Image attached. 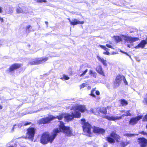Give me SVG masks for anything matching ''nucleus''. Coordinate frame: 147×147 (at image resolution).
<instances>
[{"label":"nucleus","mask_w":147,"mask_h":147,"mask_svg":"<svg viewBox=\"0 0 147 147\" xmlns=\"http://www.w3.org/2000/svg\"><path fill=\"white\" fill-rule=\"evenodd\" d=\"M59 123V128L54 129L51 135H49L47 133L42 134L40 139V142L42 144H45L48 142L51 143L57 133L60 132H63L67 136H70L73 135L72 130L71 128L65 126L63 122L62 121H60Z\"/></svg>","instance_id":"nucleus-1"},{"label":"nucleus","mask_w":147,"mask_h":147,"mask_svg":"<svg viewBox=\"0 0 147 147\" xmlns=\"http://www.w3.org/2000/svg\"><path fill=\"white\" fill-rule=\"evenodd\" d=\"M116 41L119 42L121 41L122 39L125 41V44L129 48H133V44L132 43L138 41L139 38L137 37H132L129 36L128 35H121L119 36H116L115 37Z\"/></svg>","instance_id":"nucleus-2"},{"label":"nucleus","mask_w":147,"mask_h":147,"mask_svg":"<svg viewBox=\"0 0 147 147\" xmlns=\"http://www.w3.org/2000/svg\"><path fill=\"white\" fill-rule=\"evenodd\" d=\"M120 137L119 136L113 131L111 134L110 136H109L106 138V140L108 142L111 143H113L115 142V140L117 142H119L120 140Z\"/></svg>","instance_id":"nucleus-3"},{"label":"nucleus","mask_w":147,"mask_h":147,"mask_svg":"<svg viewBox=\"0 0 147 147\" xmlns=\"http://www.w3.org/2000/svg\"><path fill=\"white\" fill-rule=\"evenodd\" d=\"M81 114L79 112L75 111L72 112L71 115L69 114H65L64 117L67 121L71 120L74 117L79 118L80 117Z\"/></svg>","instance_id":"nucleus-4"},{"label":"nucleus","mask_w":147,"mask_h":147,"mask_svg":"<svg viewBox=\"0 0 147 147\" xmlns=\"http://www.w3.org/2000/svg\"><path fill=\"white\" fill-rule=\"evenodd\" d=\"M82 127L85 134L88 136H91V130L92 128L91 125L88 123H84Z\"/></svg>","instance_id":"nucleus-5"},{"label":"nucleus","mask_w":147,"mask_h":147,"mask_svg":"<svg viewBox=\"0 0 147 147\" xmlns=\"http://www.w3.org/2000/svg\"><path fill=\"white\" fill-rule=\"evenodd\" d=\"M124 76L122 75H117L116 77L114 82V88H117L119 86L123 81V79H124Z\"/></svg>","instance_id":"nucleus-6"},{"label":"nucleus","mask_w":147,"mask_h":147,"mask_svg":"<svg viewBox=\"0 0 147 147\" xmlns=\"http://www.w3.org/2000/svg\"><path fill=\"white\" fill-rule=\"evenodd\" d=\"M48 59V58H37L35 60H32L29 63L30 65H38L43 63L47 61Z\"/></svg>","instance_id":"nucleus-7"},{"label":"nucleus","mask_w":147,"mask_h":147,"mask_svg":"<svg viewBox=\"0 0 147 147\" xmlns=\"http://www.w3.org/2000/svg\"><path fill=\"white\" fill-rule=\"evenodd\" d=\"M26 137L33 140L35 133V129L33 127H30L27 129Z\"/></svg>","instance_id":"nucleus-8"},{"label":"nucleus","mask_w":147,"mask_h":147,"mask_svg":"<svg viewBox=\"0 0 147 147\" xmlns=\"http://www.w3.org/2000/svg\"><path fill=\"white\" fill-rule=\"evenodd\" d=\"M55 118V116H51L49 117H47L40 119L39 121V123L45 124L50 122V121L53 120Z\"/></svg>","instance_id":"nucleus-9"},{"label":"nucleus","mask_w":147,"mask_h":147,"mask_svg":"<svg viewBox=\"0 0 147 147\" xmlns=\"http://www.w3.org/2000/svg\"><path fill=\"white\" fill-rule=\"evenodd\" d=\"M74 111L78 112V111L81 112L83 113L86 111V106L84 105H77L75 106L74 108Z\"/></svg>","instance_id":"nucleus-10"},{"label":"nucleus","mask_w":147,"mask_h":147,"mask_svg":"<svg viewBox=\"0 0 147 147\" xmlns=\"http://www.w3.org/2000/svg\"><path fill=\"white\" fill-rule=\"evenodd\" d=\"M142 116H139L131 118L129 121V124L131 125H133L137 123L138 121L142 118Z\"/></svg>","instance_id":"nucleus-11"},{"label":"nucleus","mask_w":147,"mask_h":147,"mask_svg":"<svg viewBox=\"0 0 147 147\" xmlns=\"http://www.w3.org/2000/svg\"><path fill=\"white\" fill-rule=\"evenodd\" d=\"M138 141L141 147H145L147 144V140L144 138H138Z\"/></svg>","instance_id":"nucleus-12"},{"label":"nucleus","mask_w":147,"mask_h":147,"mask_svg":"<svg viewBox=\"0 0 147 147\" xmlns=\"http://www.w3.org/2000/svg\"><path fill=\"white\" fill-rule=\"evenodd\" d=\"M71 24L75 25L78 24H83L84 23V21H80L77 19H74L71 21L69 18H68Z\"/></svg>","instance_id":"nucleus-13"},{"label":"nucleus","mask_w":147,"mask_h":147,"mask_svg":"<svg viewBox=\"0 0 147 147\" xmlns=\"http://www.w3.org/2000/svg\"><path fill=\"white\" fill-rule=\"evenodd\" d=\"M147 44V41L146 40H142L137 46L135 47V48L136 49H138L139 48H143L144 47L145 45Z\"/></svg>","instance_id":"nucleus-14"},{"label":"nucleus","mask_w":147,"mask_h":147,"mask_svg":"<svg viewBox=\"0 0 147 147\" xmlns=\"http://www.w3.org/2000/svg\"><path fill=\"white\" fill-rule=\"evenodd\" d=\"M93 131L96 133H101L103 134L105 132V130L103 129L98 127H94L93 128Z\"/></svg>","instance_id":"nucleus-15"},{"label":"nucleus","mask_w":147,"mask_h":147,"mask_svg":"<svg viewBox=\"0 0 147 147\" xmlns=\"http://www.w3.org/2000/svg\"><path fill=\"white\" fill-rule=\"evenodd\" d=\"M105 118L111 121H115L118 119H120L121 118V117L118 116H106L105 117Z\"/></svg>","instance_id":"nucleus-16"},{"label":"nucleus","mask_w":147,"mask_h":147,"mask_svg":"<svg viewBox=\"0 0 147 147\" xmlns=\"http://www.w3.org/2000/svg\"><path fill=\"white\" fill-rule=\"evenodd\" d=\"M21 66L20 64L18 63H15L11 65L10 67V71H11L15 69L19 68Z\"/></svg>","instance_id":"nucleus-17"},{"label":"nucleus","mask_w":147,"mask_h":147,"mask_svg":"<svg viewBox=\"0 0 147 147\" xmlns=\"http://www.w3.org/2000/svg\"><path fill=\"white\" fill-rule=\"evenodd\" d=\"M97 57L98 61L101 62L103 65L106 66H107V64L106 60L98 55L97 56Z\"/></svg>","instance_id":"nucleus-18"},{"label":"nucleus","mask_w":147,"mask_h":147,"mask_svg":"<svg viewBox=\"0 0 147 147\" xmlns=\"http://www.w3.org/2000/svg\"><path fill=\"white\" fill-rule=\"evenodd\" d=\"M99 47L106 51L105 52H104L103 53L104 54L107 55H109L110 53L108 51H109V49L107 48L105 46L101 45H100Z\"/></svg>","instance_id":"nucleus-19"},{"label":"nucleus","mask_w":147,"mask_h":147,"mask_svg":"<svg viewBox=\"0 0 147 147\" xmlns=\"http://www.w3.org/2000/svg\"><path fill=\"white\" fill-rule=\"evenodd\" d=\"M130 111H126L125 110L122 111L121 112H124V114H123L121 117L124 116H130L131 114L130 113Z\"/></svg>","instance_id":"nucleus-20"},{"label":"nucleus","mask_w":147,"mask_h":147,"mask_svg":"<svg viewBox=\"0 0 147 147\" xmlns=\"http://www.w3.org/2000/svg\"><path fill=\"white\" fill-rule=\"evenodd\" d=\"M97 71L100 74L103 75V72L102 70V68L101 66H97L96 69Z\"/></svg>","instance_id":"nucleus-21"},{"label":"nucleus","mask_w":147,"mask_h":147,"mask_svg":"<svg viewBox=\"0 0 147 147\" xmlns=\"http://www.w3.org/2000/svg\"><path fill=\"white\" fill-rule=\"evenodd\" d=\"M99 111L101 113L104 114H106L107 113L106 109L105 108H100L99 109Z\"/></svg>","instance_id":"nucleus-22"},{"label":"nucleus","mask_w":147,"mask_h":147,"mask_svg":"<svg viewBox=\"0 0 147 147\" xmlns=\"http://www.w3.org/2000/svg\"><path fill=\"white\" fill-rule=\"evenodd\" d=\"M65 115V114L63 113L61 114L59 116L55 117V118L54 119L57 118L59 120H61L63 119V117H64Z\"/></svg>","instance_id":"nucleus-23"},{"label":"nucleus","mask_w":147,"mask_h":147,"mask_svg":"<svg viewBox=\"0 0 147 147\" xmlns=\"http://www.w3.org/2000/svg\"><path fill=\"white\" fill-rule=\"evenodd\" d=\"M121 103L122 106H126L127 105V101L124 99H122L121 100Z\"/></svg>","instance_id":"nucleus-24"},{"label":"nucleus","mask_w":147,"mask_h":147,"mask_svg":"<svg viewBox=\"0 0 147 147\" xmlns=\"http://www.w3.org/2000/svg\"><path fill=\"white\" fill-rule=\"evenodd\" d=\"M69 79V77L65 74L63 75V77L61 78V80L65 79L66 80H68Z\"/></svg>","instance_id":"nucleus-25"},{"label":"nucleus","mask_w":147,"mask_h":147,"mask_svg":"<svg viewBox=\"0 0 147 147\" xmlns=\"http://www.w3.org/2000/svg\"><path fill=\"white\" fill-rule=\"evenodd\" d=\"M129 143V142H122L121 144V145L122 147H125Z\"/></svg>","instance_id":"nucleus-26"},{"label":"nucleus","mask_w":147,"mask_h":147,"mask_svg":"<svg viewBox=\"0 0 147 147\" xmlns=\"http://www.w3.org/2000/svg\"><path fill=\"white\" fill-rule=\"evenodd\" d=\"M6 12V14H11L13 12V10H3Z\"/></svg>","instance_id":"nucleus-27"},{"label":"nucleus","mask_w":147,"mask_h":147,"mask_svg":"<svg viewBox=\"0 0 147 147\" xmlns=\"http://www.w3.org/2000/svg\"><path fill=\"white\" fill-rule=\"evenodd\" d=\"M35 1L38 3H42V2H46V0H34Z\"/></svg>","instance_id":"nucleus-28"},{"label":"nucleus","mask_w":147,"mask_h":147,"mask_svg":"<svg viewBox=\"0 0 147 147\" xmlns=\"http://www.w3.org/2000/svg\"><path fill=\"white\" fill-rule=\"evenodd\" d=\"M88 71V69H86L84 71L83 73L79 75L80 77H82L85 74L87 73Z\"/></svg>","instance_id":"nucleus-29"},{"label":"nucleus","mask_w":147,"mask_h":147,"mask_svg":"<svg viewBox=\"0 0 147 147\" xmlns=\"http://www.w3.org/2000/svg\"><path fill=\"white\" fill-rule=\"evenodd\" d=\"M138 134H125V135L128 136H132L134 135H138Z\"/></svg>","instance_id":"nucleus-30"},{"label":"nucleus","mask_w":147,"mask_h":147,"mask_svg":"<svg viewBox=\"0 0 147 147\" xmlns=\"http://www.w3.org/2000/svg\"><path fill=\"white\" fill-rule=\"evenodd\" d=\"M96 108H92L90 110V111L95 114L96 113Z\"/></svg>","instance_id":"nucleus-31"},{"label":"nucleus","mask_w":147,"mask_h":147,"mask_svg":"<svg viewBox=\"0 0 147 147\" xmlns=\"http://www.w3.org/2000/svg\"><path fill=\"white\" fill-rule=\"evenodd\" d=\"M86 84L85 83H83L80 86V89H81L82 88H84L86 86Z\"/></svg>","instance_id":"nucleus-32"},{"label":"nucleus","mask_w":147,"mask_h":147,"mask_svg":"<svg viewBox=\"0 0 147 147\" xmlns=\"http://www.w3.org/2000/svg\"><path fill=\"white\" fill-rule=\"evenodd\" d=\"M123 82L124 83L125 85H127L128 84V83L127 81L126 80L125 78V77L124 79H123Z\"/></svg>","instance_id":"nucleus-33"},{"label":"nucleus","mask_w":147,"mask_h":147,"mask_svg":"<svg viewBox=\"0 0 147 147\" xmlns=\"http://www.w3.org/2000/svg\"><path fill=\"white\" fill-rule=\"evenodd\" d=\"M95 90H92L91 91V92L90 94V95L92 96L93 97H94L95 96V95L93 93V92Z\"/></svg>","instance_id":"nucleus-34"},{"label":"nucleus","mask_w":147,"mask_h":147,"mask_svg":"<svg viewBox=\"0 0 147 147\" xmlns=\"http://www.w3.org/2000/svg\"><path fill=\"white\" fill-rule=\"evenodd\" d=\"M17 126V125L16 124H15L14 125L12 129L11 130V132H13L14 131V129L16 127V126Z\"/></svg>","instance_id":"nucleus-35"},{"label":"nucleus","mask_w":147,"mask_h":147,"mask_svg":"<svg viewBox=\"0 0 147 147\" xmlns=\"http://www.w3.org/2000/svg\"><path fill=\"white\" fill-rule=\"evenodd\" d=\"M23 124L22 123H19L18 125H17L16 127H18L19 128H20L23 125Z\"/></svg>","instance_id":"nucleus-36"},{"label":"nucleus","mask_w":147,"mask_h":147,"mask_svg":"<svg viewBox=\"0 0 147 147\" xmlns=\"http://www.w3.org/2000/svg\"><path fill=\"white\" fill-rule=\"evenodd\" d=\"M140 133L144 135H146L147 136V133L145 132L144 131H142L140 132Z\"/></svg>","instance_id":"nucleus-37"},{"label":"nucleus","mask_w":147,"mask_h":147,"mask_svg":"<svg viewBox=\"0 0 147 147\" xmlns=\"http://www.w3.org/2000/svg\"><path fill=\"white\" fill-rule=\"evenodd\" d=\"M16 11L18 13H22L23 12L22 10H16Z\"/></svg>","instance_id":"nucleus-38"},{"label":"nucleus","mask_w":147,"mask_h":147,"mask_svg":"<svg viewBox=\"0 0 147 147\" xmlns=\"http://www.w3.org/2000/svg\"><path fill=\"white\" fill-rule=\"evenodd\" d=\"M143 121H147V115H145V116L144 117L143 119Z\"/></svg>","instance_id":"nucleus-39"},{"label":"nucleus","mask_w":147,"mask_h":147,"mask_svg":"<svg viewBox=\"0 0 147 147\" xmlns=\"http://www.w3.org/2000/svg\"><path fill=\"white\" fill-rule=\"evenodd\" d=\"M2 10H0V13H2ZM0 21L1 22H2L3 21V18L0 17Z\"/></svg>","instance_id":"nucleus-40"},{"label":"nucleus","mask_w":147,"mask_h":147,"mask_svg":"<svg viewBox=\"0 0 147 147\" xmlns=\"http://www.w3.org/2000/svg\"><path fill=\"white\" fill-rule=\"evenodd\" d=\"M31 124V123L30 122H27L26 123H25L24 124V125H25V126H26L27 125H29V124Z\"/></svg>","instance_id":"nucleus-41"},{"label":"nucleus","mask_w":147,"mask_h":147,"mask_svg":"<svg viewBox=\"0 0 147 147\" xmlns=\"http://www.w3.org/2000/svg\"><path fill=\"white\" fill-rule=\"evenodd\" d=\"M106 46L108 47L112 48V47L111 45L109 44H106Z\"/></svg>","instance_id":"nucleus-42"},{"label":"nucleus","mask_w":147,"mask_h":147,"mask_svg":"<svg viewBox=\"0 0 147 147\" xmlns=\"http://www.w3.org/2000/svg\"><path fill=\"white\" fill-rule=\"evenodd\" d=\"M92 3H97V1L95 0H92Z\"/></svg>","instance_id":"nucleus-43"},{"label":"nucleus","mask_w":147,"mask_h":147,"mask_svg":"<svg viewBox=\"0 0 147 147\" xmlns=\"http://www.w3.org/2000/svg\"><path fill=\"white\" fill-rule=\"evenodd\" d=\"M92 76L94 78H96V73L95 72H94L92 74Z\"/></svg>","instance_id":"nucleus-44"},{"label":"nucleus","mask_w":147,"mask_h":147,"mask_svg":"<svg viewBox=\"0 0 147 147\" xmlns=\"http://www.w3.org/2000/svg\"><path fill=\"white\" fill-rule=\"evenodd\" d=\"M72 13L73 14H76V15L79 14L77 12H74V11H72Z\"/></svg>","instance_id":"nucleus-45"},{"label":"nucleus","mask_w":147,"mask_h":147,"mask_svg":"<svg viewBox=\"0 0 147 147\" xmlns=\"http://www.w3.org/2000/svg\"><path fill=\"white\" fill-rule=\"evenodd\" d=\"M96 94H97L98 95H99L100 93L99 91H96Z\"/></svg>","instance_id":"nucleus-46"},{"label":"nucleus","mask_w":147,"mask_h":147,"mask_svg":"<svg viewBox=\"0 0 147 147\" xmlns=\"http://www.w3.org/2000/svg\"><path fill=\"white\" fill-rule=\"evenodd\" d=\"M94 72H92L91 70H90L89 71V74H92Z\"/></svg>","instance_id":"nucleus-47"},{"label":"nucleus","mask_w":147,"mask_h":147,"mask_svg":"<svg viewBox=\"0 0 147 147\" xmlns=\"http://www.w3.org/2000/svg\"><path fill=\"white\" fill-rule=\"evenodd\" d=\"M31 27V26L30 25H28L26 27V29H28L30 27Z\"/></svg>","instance_id":"nucleus-48"},{"label":"nucleus","mask_w":147,"mask_h":147,"mask_svg":"<svg viewBox=\"0 0 147 147\" xmlns=\"http://www.w3.org/2000/svg\"><path fill=\"white\" fill-rule=\"evenodd\" d=\"M81 121L82 122L84 123L85 121V119H81Z\"/></svg>","instance_id":"nucleus-49"},{"label":"nucleus","mask_w":147,"mask_h":147,"mask_svg":"<svg viewBox=\"0 0 147 147\" xmlns=\"http://www.w3.org/2000/svg\"><path fill=\"white\" fill-rule=\"evenodd\" d=\"M41 110H38L36 111H34V112H32L33 113H35L38 112V111H40Z\"/></svg>","instance_id":"nucleus-50"},{"label":"nucleus","mask_w":147,"mask_h":147,"mask_svg":"<svg viewBox=\"0 0 147 147\" xmlns=\"http://www.w3.org/2000/svg\"><path fill=\"white\" fill-rule=\"evenodd\" d=\"M2 106L1 105H0V109H2Z\"/></svg>","instance_id":"nucleus-51"},{"label":"nucleus","mask_w":147,"mask_h":147,"mask_svg":"<svg viewBox=\"0 0 147 147\" xmlns=\"http://www.w3.org/2000/svg\"><path fill=\"white\" fill-rule=\"evenodd\" d=\"M121 52L122 53H125V54H127V53H125V52H123L122 51H121Z\"/></svg>","instance_id":"nucleus-52"},{"label":"nucleus","mask_w":147,"mask_h":147,"mask_svg":"<svg viewBox=\"0 0 147 147\" xmlns=\"http://www.w3.org/2000/svg\"><path fill=\"white\" fill-rule=\"evenodd\" d=\"M45 23L46 24L47 26V25L48 24V22H45Z\"/></svg>","instance_id":"nucleus-53"},{"label":"nucleus","mask_w":147,"mask_h":147,"mask_svg":"<svg viewBox=\"0 0 147 147\" xmlns=\"http://www.w3.org/2000/svg\"><path fill=\"white\" fill-rule=\"evenodd\" d=\"M2 9V8L0 7V9Z\"/></svg>","instance_id":"nucleus-54"},{"label":"nucleus","mask_w":147,"mask_h":147,"mask_svg":"<svg viewBox=\"0 0 147 147\" xmlns=\"http://www.w3.org/2000/svg\"><path fill=\"white\" fill-rule=\"evenodd\" d=\"M22 147H26V146H22Z\"/></svg>","instance_id":"nucleus-55"},{"label":"nucleus","mask_w":147,"mask_h":147,"mask_svg":"<svg viewBox=\"0 0 147 147\" xmlns=\"http://www.w3.org/2000/svg\"><path fill=\"white\" fill-rule=\"evenodd\" d=\"M9 147H13V146H10Z\"/></svg>","instance_id":"nucleus-56"},{"label":"nucleus","mask_w":147,"mask_h":147,"mask_svg":"<svg viewBox=\"0 0 147 147\" xmlns=\"http://www.w3.org/2000/svg\"><path fill=\"white\" fill-rule=\"evenodd\" d=\"M146 128L147 129V125H146Z\"/></svg>","instance_id":"nucleus-57"},{"label":"nucleus","mask_w":147,"mask_h":147,"mask_svg":"<svg viewBox=\"0 0 147 147\" xmlns=\"http://www.w3.org/2000/svg\"><path fill=\"white\" fill-rule=\"evenodd\" d=\"M86 4H87V2H86Z\"/></svg>","instance_id":"nucleus-58"},{"label":"nucleus","mask_w":147,"mask_h":147,"mask_svg":"<svg viewBox=\"0 0 147 147\" xmlns=\"http://www.w3.org/2000/svg\"><path fill=\"white\" fill-rule=\"evenodd\" d=\"M102 75H103V76H104V74Z\"/></svg>","instance_id":"nucleus-59"}]
</instances>
